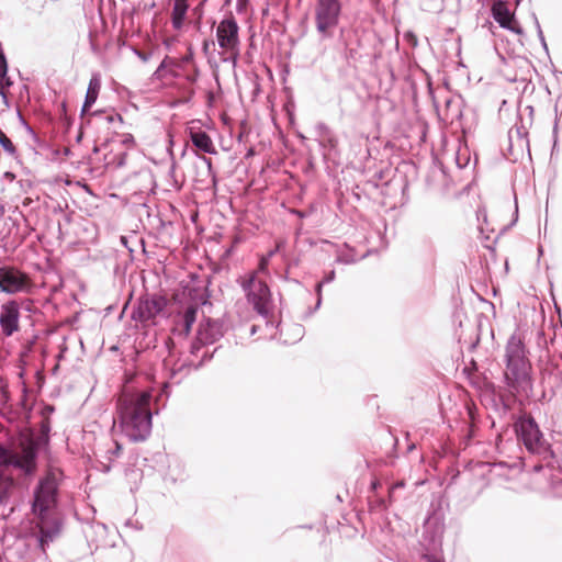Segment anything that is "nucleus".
I'll return each mask as SVG.
<instances>
[{
	"instance_id": "f257e3e1",
	"label": "nucleus",
	"mask_w": 562,
	"mask_h": 562,
	"mask_svg": "<svg viewBox=\"0 0 562 562\" xmlns=\"http://www.w3.org/2000/svg\"><path fill=\"white\" fill-rule=\"evenodd\" d=\"M150 402L149 392L124 393L119 397L114 427L132 442L144 441L151 432Z\"/></svg>"
},
{
	"instance_id": "f03ea898",
	"label": "nucleus",
	"mask_w": 562,
	"mask_h": 562,
	"mask_svg": "<svg viewBox=\"0 0 562 562\" xmlns=\"http://www.w3.org/2000/svg\"><path fill=\"white\" fill-rule=\"evenodd\" d=\"M224 323L221 319L204 318L200 324L196 333V338L192 341L190 347V358L184 360H173L171 357L164 360V367L169 372V378L173 383L179 384L181 380L191 371V369H199L206 361L212 359L213 352L205 351L199 361L193 358L198 357L200 350L207 346L213 345L224 336Z\"/></svg>"
},
{
	"instance_id": "7ed1b4c3",
	"label": "nucleus",
	"mask_w": 562,
	"mask_h": 562,
	"mask_svg": "<svg viewBox=\"0 0 562 562\" xmlns=\"http://www.w3.org/2000/svg\"><path fill=\"white\" fill-rule=\"evenodd\" d=\"M505 361L506 370L504 378L507 386L513 392L528 395L532 389L530 378L531 366L526 357L525 346L516 335H513L507 341Z\"/></svg>"
},
{
	"instance_id": "20e7f679",
	"label": "nucleus",
	"mask_w": 562,
	"mask_h": 562,
	"mask_svg": "<svg viewBox=\"0 0 562 562\" xmlns=\"http://www.w3.org/2000/svg\"><path fill=\"white\" fill-rule=\"evenodd\" d=\"M315 27L321 40L331 38L342 12L340 0H314Z\"/></svg>"
},
{
	"instance_id": "39448f33",
	"label": "nucleus",
	"mask_w": 562,
	"mask_h": 562,
	"mask_svg": "<svg viewBox=\"0 0 562 562\" xmlns=\"http://www.w3.org/2000/svg\"><path fill=\"white\" fill-rule=\"evenodd\" d=\"M58 483L53 474L42 479L34 490L32 512L37 519L53 516V509L57 504Z\"/></svg>"
},
{
	"instance_id": "423d86ee",
	"label": "nucleus",
	"mask_w": 562,
	"mask_h": 562,
	"mask_svg": "<svg viewBox=\"0 0 562 562\" xmlns=\"http://www.w3.org/2000/svg\"><path fill=\"white\" fill-rule=\"evenodd\" d=\"M37 450L32 445H21L16 449H9L0 446V463L5 467H13L24 474H32L36 468Z\"/></svg>"
},
{
	"instance_id": "0eeeda50",
	"label": "nucleus",
	"mask_w": 562,
	"mask_h": 562,
	"mask_svg": "<svg viewBox=\"0 0 562 562\" xmlns=\"http://www.w3.org/2000/svg\"><path fill=\"white\" fill-rule=\"evenodd\" d=\"M243 290L246 293L248 302L254 306L255 311L268 317L269 306L271 301V293L269 286L261 280L251 276L249 279L241 283Z\"/></svg>"
},
{
	"instance_id": "6e6552de",
	"label": "nucleus",
	"mask_w": 562,
	"mask_h": 562,
	"mask_svg": "<svg viewBox=\"0 0 562 562\" xmlns=\"http://www.w3.org/2000/svg\"><path fill=\"white\" fill-rule=\"evenodd\" d=\"M518 439L531 453H541L544 451V440L542 434L531 416L520 417L515 425Z\"/></svg>"
},
{
	"instance_id": "1a4fd4ad",
	"label": "nucleus",
	"mask_w": 562,
	"mask_h": 562,
	"mask_svg": "<svg viewBox=\"0 0 562 562\" xmlns=\"http://www.w3.org/2000/svg\"><path fill=\"white\" fill-rule=\"evenodd\" d=\"M166 306L165 297L146 294L138 300L137 306L132 312V318L142 323L154 321Z\"/></svg>"
},
{
	"instance_id": "9d476101",
	"label": "nucleus",
	"mask_w": 562,
	"mask_h": 562,
	"mask_svg": "<svg viewBox=\"0 0 562 562\" xmlns=\"http://www.w3.org/2000/svg\"><path fill=\"white\" fill-rule=\"evenodd\" d=\"M238 24L233 16L222 20L216 29L217 43L221 48L235 52L239 45Z\"/></svg>"
},
{
	"instance_id": "9b49d317",
	"label": "nucleus",
	"mask_w": 562,
	"mask_h": 562,
	"mask_svg": "<svg viewBox=\"0 0 562 562\" xmlns=\"http://www.w3.org/2000/svg\"><path fill=\"white\" fill-rule=\"evenodd\" d=\"M27 286L24 273L11 267H0V290L8 294L22 292Z\"/></svg>"
},
{
	"instance_id": "f8f14e48",
	"label": "nucleus",
	"mask_w": 562,
	"mask_h": 562,
	"mask_svg": "<svg viewBox=\"0 0 562 562\" xmlns=\"http://www.w3.org/2000/svg\"><path fill=\"white\" fill-rule=\"evenodd\" d=\"M0 326L5 337H11L20 329V306L16 301L12 300L1 305Z\"/></svg>"
},
{
	"instance_id": "ddd939ff",
	"label": "nucleus",
	"mask_w": 562,
	"mask_h": 562,
	"mask_svg": "<svg viewBox=\"0 0 562 562\" xmlns=\"http://www.w3.org/2000/svg\"><path fill=\"white\" fill-rule=\"evenodd\" d=\"M314 136L324 151V157L337 156L339 154L338 137L334 131L323 122L314 126Z\"/></svg>"
},
{
	"instance_id": "4468645a",
	"label": "nucleus",
	"mask_w": 562,
	"mask_h": 562,
	"mask_svg": "<svg viewBox=\"0 0 562 562\" xmlns=\"http://www.w3.org/2000/svg\"><path fill=\"white\" fill-rule=\"evenodd\" d=\"M36 526L40 531L38 546L45 552L46 547L58 536L60 525L54 516H47L44 519H37Z\"/></svg>"
},
{
	"instance_id": "2eb2a0df",
	"label": "nucleus",
	"mask_w": 562,
	"mask_h": 562,
	"mask_svg": "<svg viewBox=\"0 0 562 562\" xmlns=\"http://www.w3.org/2000/svg\"><path fill=\"white\" fill-rule=\"evenodd\" d=\"M106 446L108 447H101L99 445L94 452L97 457H101L106 460V463L103 461L101 462L102 470L104 472H109L111 470V462L120 456L122 450V446L116 440H111Z\"/></svg>"
},
{
	"instance_id": "dca6fc26",
	"label": "nucleus",
	"mask_w": 562,
	"mask_h": 562,
	"mask_svg": "<svg viewBox=\"0 0 562 562\" xmlns=\"http://www.w3.org/2000/svg\"><path fill=\"white\" fill-rule=\"evenodd\" d=\"M106 446L108 447H101L99 445L94 452L97 457H101L106 460V463L103 461L101 462L102 470L104 472H109L111 470V462L120 456L122 450V446L116 440H111Z\"/></svg>"
},
{
	"instance_id": "f3484780",
	"label": "nucleus",
	"mask_w": 562,
	"mask_h": 562,
	"mask_svg": "<svg viewBox=\"0 0 562 562\" xmlns=\"http://www.w3.org/2000/svg\"><path fill=\"white\" fill-rule=\"evenodd\" d=\"M492 12L493 18L499 23L502 27L509 29L516 33H521L520 27H515L512 25L514 20L513 15L503 2L495 3L493 5Z\"/></svg>"
},
{
	"instance_id": "a211bd4d",
	"label": "nucleus",
	"mask_w": 562,
	"mask_h": 562,
	"mask_svg": "<svg viewBox=\"0 0 562 562\" xmlns=\"http://www.w3.org/2000/svg\"><path fill=\"white\" fill-rule=\"evenodd\" d=\"M198 308L195 306H189L179 323L176 325L173 333L187 337L191 331L193 324L196 321Z\"/></svg>"
},
{
	"instance_id": "6ab92c4d",
	"label": "nucleus",
	"mask_w": 562,
	"mask_h": 562,
	"mask_svg": "<svg viewBox=\"0 0 562 562\" xmlns=\"http://www.w3.org/2000/svg\"><path fill=\"white\" fill-rule=\"evenodd\" d=\"M198 308L195 306H189L179 323L176 325L173 333L187 337L191 331L193 324L196 321Z\"/></svg>"
},
{
	"instance_id": "aec40b11",
	"label": "nucleus",
	"mask_w": 562,
	"mask_h": 562,
	"mask_svg": "<svg viewBox=\"0 0 562 562\" xmlns=\"http://www.w3.org/2000/svg\"><path fill=\"white\" fill-rule=\"evenodd\" d=\"M198 308L195 306H189L179 323L176 325L173 333L187 337L191 331L193 324L196 321Z\"/></svg>"
},
{
	"instance_id": "412c9836",
	"label": "nucleus",
	"mask_w": 562,
	"mask_h": 562,
	"mask_svg": "<svg viewBox=\"0 0 562 562\" xmlns=\"http://www.w3.org/2000/svg\"><path fill=\"white\" fill-rule=\"evenodd\" d=\"M192 144L201 151L210 155H215L216 148L210 135L203 131L191 133Z\"/></svg>"
},
{
	"instance_id": "4be33fe9",
	"label": "nucleus",
	"mask_w": 562,
	"mask_h": 562,
	"mask_svg": "<svg viewBox=\"0 0 562 562\" xmlns=\"http://www.w3.org/2000/svg\"><path fill=\"white\" fill-rule=\"evenodd\" d=\"M101 88V81L98 75H93L89 81V86L87 89L85 102L81 109V113L83 114L88 111L97 101L99 91Z\"/></svg>"
},
{
	"instance_id": "5701e85b",
	"label": "nucleus",
	"mask_w": 562,
	"mask_h": 562,
	"mask_svg": "<svg viewBox=\"0 0 562 562\" xmlns=\"http://www.w3.org/2000/svg\"><path fill=\"white\" fill-rule=\"evenodd\" d=\"M403 486H404L403 483H396V484L392 485L389 490V498L387 499L384 497L378 496V495L370 497V499H369L370 510L373 513L385 512L389 508V505L392 503L393 491L396 487H403Z\"/></svg>"
},
{
	"instance_id": "b1692460",
	"label": "nucleus",
	"mask_w": 562,
	"mask_h": 562,
	"mask_svg": "<svg viewBox=\"0 0 562 562\" xmlns=\"http://www.w3.org/2000/svg\"><path fill=\"white\" fill-rule=\"evenodd\" d=\"M188 3H181V1H175L172 8V25L175 29H180L186 19V14L188 11Z\"/></svg>"
},
{
	"instance_id": "393cba45",
	"label": "nucleus",
	"mask_w": 562,
	"mask_h": 562,
	"mask_svg": "<svg viewBox=\"0 0 562 562\" xmlns=\"http://www.w3.org/2000/svg\"><path fill=\"white\" fill-rule=\"evenodd\" d=\"M0 145L2 146L3 150L14 157L16 155V148L11 142V139L5 135L4 132L0 130Z\"/></svg>"
},
{
	"instance_id": "a878e982",
	"label": "nucleus",
	"mask_w": 562,
	"mask_h": 562,
	"mask_svg": "<svg viewBox=\"0 0 562 562\" xmlns=\"http://www.w3.org/2000/svg\"><path fill=\"white\" fill-rule=\"evenodd\" d=\"M334 279H335V271L330 270L329 272L326 273L324 279L319 283H317V285H316V293H317L318 299H317L316 308L319 307L321 302H322V288H323V285L325 283H330Z\"/></svg>"
},
{
	"instance_id": "bb28decb",
	"label": "nucleus",
	"mask_w": 562,
	"mask_h": 562,
	"mask_svg": "<svg viewBox=\"0 0 562 562\" xmlns=\"http://www.w3.org/2000/svg\"><path fill=\"white\" fill-rule=\"evenodd\" d=\"M12 86V81L11 79L8 77V74L5 75V77L1 78L0 77V95L2 97V99L5 101L7 100V93H5V88H9Z\"/></svg>"
},
{
	"instance_id": "cd10ccee",
	"label": "nucleus",
	"mask_w": 562,
	"mask_h": 562,
	"mask_svg": "<svg viewBox=\"0 0 562 562\" xmlns=\"http://www.w3.org/2000/svg\"><path fill=\"white\" fill-rule=\"evenodd\" d=\"M532 16H533L535 25H536V29H537L538 37H539V40L541 42V45H542L543 49L548 54V45H547V42H546V38H544V35H543V32L541 30L540 23H539L537 16L535 14Z\"/></svg>"
},
{
	"instance_id": "c85d7f7f",
	"label": "nucleus",
	"mask_w": 562,
	"mask_h": 562,
	"mask_svg": "<svg viewBox=\"0 0 562 562\" xmlns=\"http://www.w3.org/2000/svg\"><path fill=\"white\" fill-rule=\"evenodd\" d=\"M7 72H8V64H7L5 56L3 55V53H0V77L1 78L5 77Z\"/></svg>"
},
{
	"instance_id": "c756f323",
	"label": "nucleus",
	"mask_w": 562,
	"mask_h": 562,
	"mask_svg": "<svg viewBox=\"0 0 562 562\" xmlns=\"http://www.w3.org/2000/svg\"><path fill=\"white\" fill-rule=\"evenodd\" d=\"M404 40L409 43L413 47H416L418 44L417 36L413 32H406L404 34Z\"/></svg>"
},
{
	"instance_id": "7c9ffc66",
	"label": "nucleus",
	"mask_w": 562,
	"mask_h": 562,
	"mask_svg": "<svg viewBox=\"0 0 562 562\" xmlns=\"http://www.w3.org/2000/svg\"><path fill=\"white\" fill-rule=\"evenodd\" d=\"M167 60H168V57L166 56L165 59L160 63V65L158 66V68L156 69V71L153 74V77L155 79H161L162 76H161V71L162 69L166 68L167 66Z\"/></svg>"
},
{
	"instance_id": "2f4dec72",
	"label": "nucleus",
	"mask_w": 562,
	"mask_h": 562,
	"mask_svg": "<svg viewBox=\"0 0 562 562\" xmlns=\"http://www.w3.org/2000/svg\"><path fill=\"white\" fill-rule=\"evenodd\" d=\"M50 431V426L48 422H43L41 426V435L45 438V440H48V434Z\"/></svg>"
},
{
	"instance_id": "473e14b6",
	"label": "nucleus",
	"mask_w": 562,
	"mask_h": 562,
	"mask_svg": "<svg viewBox=\"0 0 562 562\" xmlns=\"http://www.w3.org/2000/svg\"><path fill=\"white\" fill-rule=\"evenodd\" d=\"M122 144H124L127 147H131L134 145V137L131 134L123 135Z\"/></svg>"
},
{
	"instance_id": "72a5a7b5",
	"label": "nucleus",
	"mask_w": 562,
	"mask_h": 562,
	"mask_svg": "<svg viewBox=\"0 0 562 562\" xmlns=\"http://www.w3.org/2000/svg\"><path fill=\"white\" fill-rule=\"evenodd\" d=\"M135 53L143 61H147L149 59V54L143 53L140 50H135Z\"/></svg>"
},
{
	"instance_id": "f704fd0d",
	"label": "nucleus",
	"mask_w": 562,
	"mask_h": 562,
	"mask_svg": "<svg viewBox=\"0 0 562 562\" xmlns=\"http://www.w3.org/2000/svg\"><path fill=\"white\" fill-rule=\"evenodd\" d=\"M269 260H270L269 258L262 257L261 260H260L259 268L261 270H265L267 268V266H268Z\"/></svg>"
},
{
	"instance_id": "c9c22d12",
	"label": "nucleus",
	"mask_w": 562,
	"mask_h": 562,
	"mask_svg": "<svg viewBox=\"0 0 562 562\" xmlns=\"http://www.w3.org/2000/svg\"><path fill=\"white\" fill-rule=\"evenodd\" d=\"M469 162V158H465V161L462 164L460 157H457V165L459 168H464L467 164Z\"/></svg>"
},
{
	"instance_id": "e433bc0d",
	"label": "nucleus",
	"mask_w": 562,
	"mask_h": 562,
	"mask_svg": "<svg viewBox=\"0 0 562 562\" xmlns=\"http://www.w3.org/2000/svg\"><path fill=\"white\" fill-rule=\"evenodd\" d=\"M357 52L353 48L348 49L347 56L349 58H356Z\"/></svg>"
},
{
	"instance_id": "4c0bfd02",
	"label": "nucleus",
	"mask_w": 562,
	"mask_h": 562,
	"mask_svg": "<svg viewBox=\"0 0 562 562\" xmlns=\"http://www.w3.org/2000/svg\"><path fill=\"white\" fill-rule=\"evenodd\" d=\"M4 178H5V179H8V180H10V181H12V180H14L15 176H14V173H12V172H10V171H7V172L4 173Z\"/></svg>"
},
{
	"instance_id": "58836bf2",
	"label": "nucleus",
	"mask_w": 562,
	"mask_h": 562,
	"mask_svg": "<svg viewBox=\"0 0 562 562\" xmlns=\"http://www.w3.org/2000/svg\"><path fill=\"white\" fill-rule=\"evenodd\" d=\"M424 560H425V562H440L439 560H437L435 558H431V557H428V555H425Z\"/></svg>"
},
{
	"instance_id": "ea45409f",
	"label": "nucleus",
	"mask_w": 562,
	"mask_h": 562,
	"mask_svg": "<svg viewBox=\"0 0 562 562\" xmlns=\"http://www.w3.org/2000/svg\"><path fill=\"white\" fill-rule=\"evenodd\" d=\"M257 326L256 325H252L251 328H250V335H255L257 333Z\"/></svg>"
},
{
	"instance_id": "a19ab883",
	"label": "nucleus",
	"mask_w": 562,
	"mask_h": 562,
	"mask_svg": "<svg viewBox=\"0 0 562 562\" xmlns=\"http://www.w3.org/2000/svg\"><path fill=\"white\" fill-rule=\"evenodd\" d=\"M276 252H277V249L271 250L266 257L270 259Z\"/></svg>"
},
{
	"instance_id": "79ce46f5",
	"label": "nucleus",
	"mask_w": 562,
	"mask_h": 562,
	"mask_svg": "<svg viewBox=\"0 0 562 562\" xmlns=\"http://www.w3.org/2000/svg\"><path fill=\"white\" fill-rule=\"evenodd\" d=\"M295 330H296V334H297V335H301V334H302V331H303V329H302V327H301V326H296V327H295Z\"/></svg>"
},
{
	"instance_id": "37998d69",
	"label": "nucleus",
	"mask_w": 562,
	"mask_h": 562,
	"mask_svg": "<svg viewBox=\"0 0 562 562\" xmlns=\"http://www.w3.org/2000/svg\"><path fill=\"white\" fill-rule=\"evenodd\" d=\"M378 485H379V483H378V482H373V483L371 484V486H372V488H373V490H375V488L378 487Z\"/></svg>"
},
{
	"instance_id": "c03bdc74",
	"label": "nucleus",
	"mask_w": 562,
	"mask_h": 562,
	"mask_svg": "<svg viewBox=\"0 0 562 562\" xmlns=\"http://www.w3.org/2000/svg\"><path fill=\"white\" fill-rule=\"evenodd\" d=\"M207 47H209V44H207V42H205V43L203 44V49L206 52V50H207Z\"/></svg>"
},
{
	"instance_id": "a18cd8bd",
	"label": "nucleus",
	"mask_w": 562,
	"mask_h": 562,
	"mask_svg": "<svg viewBox=\"0 0 562 562\" xmlns=\"http://www.w3.org/2000/svg\"><path fill=\"white\" fill-rule=\"evenodd\" d=\"M82 138V133H79V135L77 136V142H80Z\"/></svg>"
},
{
	"instance_id": "49530a36",
	"label": "nucleus",
	"mask_w": 562,
	"mask_h": 562,
	"mask_svg": "<svg viewBox=\"0 0 562 562\" xmlns=\"http://www.w3.org/2000/svg\"><path fill=\"white\" fill-rule=\"evenodd\" d=\"M204 159H205V161L207 162V165L210 166V165H211V160H210V159H206V158H204Z\"/></svg>"
},
{
	"instance_id": "de8ad7c7",
	"label": "nucleus",
	"mask_w": 562,
	"mask_h": 562,
	"mask_svg": "<svg viewBox=\"0 0 562 562\" xmlns=\"http://www.w3.org/2000/svg\"><path fill=\"white\" fill-rule=\"evenodd\" d=\"M266 325H271V326H273V324H272V323H270L269 321H267V322H266Z\"/></svg>"
},
{
	"instance_id": "09e8293b",
	"label": "nucleus",
	"mask_w": 562,
	"mask_h": 562,
	"mask_svg": "<svg viewBox=\"0 0 562 562\" xmlns=\"http://www.w3.org/2000/svg\"><path fill=\"white\" fill-rule=\"evenodd\" d=\"M515 212H516V214L518 213V207H517V206H516V209H515Z\"/></svg>"
}]
</instances>
